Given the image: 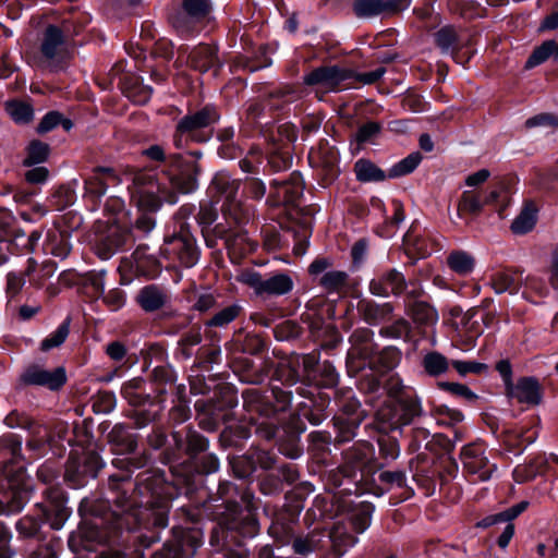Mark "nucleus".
I'll use <instances>...</instances> for the list:
<instances>
[{"label": "nucleus", "instance_id": "nucleus-32", "mask_svg": "<svg viewBox=\"0 0 558 558\" xmlns=\"http://www.w3.org/2000/svg\"><path fill=\"white\" fill-rule=\"evenodd\" d=\"M354 173L356 180L363 183L367 182H383L388 178L386 173L379 167L368 159L361 158L354 163Z\"/></svg>", "mask_w": 558, "mask_h": 558}, {"label": "nucleus", "instance_id": "nucleus-9", "mask_svg": "<svg viewBox=\"0 0 558 558\" xmlns=\"http://www.w3.org/2000/svg\"><path fill=\"white\" fill-rule=\"evenodd\" d=\"M463 473L472 483L490 480L497 470L486 456V448L482 442H472L464 446L460 453Z\"/></svg>", "mask_w": 558, "mask_h": 558}, {"label": "nucleus", "instance_id": "nucleus-16", "mask_svg": "<svg viewBox=\"0 0 558 558\" xmlns=\"http://www.w3.org/2000/svg\"><path fill=\"white\" fill-rule=\"evenodd\" d=\"M20 380L26 386H40L56 391L65 385L66 372L62 366L49 371L38 364H33L25 368Z\"/></svg>", "mask_w": 558, "mask_h": 558}, {"label": "nucleus", "instance_id": "nucleus-47", "mask_svg": "<svg viewBox=\"0 0 558 558\" xmlns=\"http://www.w3.org/2000/svg\"><path fill=\"white\" fill-rule=\"evenodd\" d=\"M242 312V306L239 304H231L218 311L205 325L208 327H226L235 320Z\"/></svg>", "mask_w": 558, "mask_h": 558}, {"label": "nucleus", "instance_id": "nucleus-11", "mask_svg": "<svg viewBox=\"0 0 558 558\" xmlns=\"http://www.w3.org/2000/svg\"><path fill=\"white\" fill-rule=\"evenodd\" d=\"M101 468L102 461L97 452H74L66 462L64 478L72 487L83 486L87 478L96 477Z\"/></svg>", "mask_w": 558, "mask_h": 558}, {"label": "nucleus", "instance_id": "nucleus-21", "mask_svg": "<svg viewBox=\"0 0 558 558\" xmlns=\"http://www.w3.org/2000/svg\"><path fill=\"white\" fill-rule=\"evenodd\" d=\"M507 397L519 403L538 405L542 401V388L534 377H521L506 390Z\"/></svg>", "mask_w": 558, "mask_h": 558}, {"label": "nucleus", "instance_id": "nucleus-13", "mask_svg": "<svg viewBox=\"0 0 558 558\" xmlns=\"http://www.w3.org/2000/svg\"><path fill=\"white\" fill-rule=\"evenodd\" d=\"M331 266L332 260L330 258L318 257L310 264L308 274L311 276L322 275L318 284L328 294H345L351 288L350 275L343 270H329Z\"/></svg>", "mask_w": 558, "mask_h": 558}, {"label": "nucleus", "instance_id": "nucleus-43", "mask_svg": "<svg viewBox=\"0 0 558 558\" xmlns=\"http://www.w3.org/2000/svg\"><path fill=\"white\" fill-rule=\"evenodd\" d=\"M374 512V507L369 502L360 504L352 511L350 521L353 530L356 533H363L371 525L372 514Z\"/></svg>", "mask_w": 558, "mask_h": 558}, {"label": "nucleus", "instance_id": "nucleus-45", "mask_svg": "<svg viewBox=\"0 0 558 558\" xmlns=\"http://www.w3.org/2000/svg\"><path fill=\"white\" fill-rule=\"evenodd\" d=\"M422 161V155L418 151L411 153L405 158L393 165L388 171V178H400L412 173L420 162Z\"/></svg>", "mask_w": 558, "mask_h": 558}, {"label": "nucleus", "instance_id": "nucleus-64", "mask_svg": "<svg viewBox=\"0 0 558 558\" xmlns=\"http://www.w3.org/2000/svg\"><path fill=\"white\" fill-rule=\"evenodd\" d=\"M451 365L461 376H465L468 374H482L488 369L486 364L475 361L453 360Z\"/></svg>", "mask_w": 558, "mask_h": 558}, {"label": "nucleus", "instance_id": "nucleus-48", "mask_svg": "<svg viewBox=\"0 0 558 558\" xmlns=\"http://www.w3.org/2000/svg\"><path fill=\"white\" fill-rule=\"evenodd\" d=\"M527 506H529L527 501H521L498 514L483 519L478 523V525L483 526V527H487L497 522H510L511 520L515 519L519 514H521L527 508Z\"/></svg>", "mask_w": 558, "mask_h": 558}, {"label": "nucleus", "instance_id": "nucleus-24", "mask_svg": "<svg viewBox=\"0 0 558 558\" xmlns=\"http://www.w3.org/2000/svg\"><path fill=\"white\" fill-rule=\"evenodd\" d=\"M190 65L202 73L214 70L215 73L222 66L218 58V49L215 46L201 44L194 47L187 58Z\"/></svg>", "mask_w": 558, "mask_h": 558}, {"label": "nucleus", "instance_id": "nucleus-42", "mask_svg": "<svg viewBox=\"0 0 558 558\" xmlns=\"http://www.w3.org/2000/svg\"><path fill=\"white\" fill-rule=\"evenodd\" d=\"M329 537L332 543L333 550L340 556H342L348 548L353 547L357 543V537L348 533L341 525L333 526L330 531Z\"/></svg>", "mask_w": 558, "mask_h": 558}, {"label": "nucleus", "instance_id": "nucleus-63", "mask_svg": "<svg viewBox=\"0 0 558 558\" xmlns=\"http://www.w3.org/2000/svg\"><path fill=\"white\" fill-rule=\"evenodd\" d=\"M106 270H90L85 274L84 282L87 287H90L97 296H100L105 292V278Z\"/></svg>", "mask_w": 558, "mask_h": 558}, {"label": "nucleus", "instance_id": "nucleus-2", "mask_svg": "<svg viewBox=\"0 0 558 558\" xmlns=\"http://www.w3.org/2000/svg\"><path fill=\"white\" fill-rule=\"evenodd\" d=\"M132 183L129 185L131 202L141 211L133 223V229L143 235L148 234L156 226L154 214L158 211L163 202L174 203L175 194L167 183L160 182L157 174L136 170L132 173Z\"/></svg>", "mask_w": 558, "mask_h": 558}, {"label": "nucleus", "instance_id": "nucleus-4", "mask_svg": "<svg viewBox=\"0 0 558 558\" xmlns=\"http://www.w3.org/2000/svg\"><path fill=\"white\" fill-rule=\"evenodd\" d=\"M31 485L22 465L8 463L0 473V515L23 510L31 497Z\"/></svg>", "mask_w": 558, "mask_h": 558}, {"label": "nucleus", "instance_id": "nucleus-19", "mask_svg": "<svg viewBox=\"0 0 558 558\" xmlns=\"http://www.w3.org/2000/svg\"><path fill=\"white\" fill-rule=\"evenodd\" d=\"M227 511L230 517L225 522L228 530L235 531L243 537H254L258 534L259 523L248 509L243 511L238 502H228Z\"/></svg>", "mask_w": 558, "mask_h": 558}, {"label": "nucleus", "instance_id": "nucleus-26", "mask_svg": "<svg viewBox=\"0 0 558 558\" xmlns=\"http://www.w3.org/2000/svg\"><path fill=\"white\" fill-rule=\"evenodd\" d=\"M298 515L290 510H274L271 512V524L268 533L278 542L286 544L293 536V525Z\"/></svg>", "mask_w": 558, "mask_h": 558}, {"label": "nucleus", "instance_id": "nucleus-18", "mask_svg": "<svg viewBox=\"0 0 558 558\" xmlns=\"http://www.w3.org/2000/svg\"><path fill=\"white\" fill-rule=\"evenodd\" d=\"M354 76L351 70L332 66H319L314 69L303 78L304 83L310 86L319 85L329 90L339 89L342 82Z\"/></svg>", "mask_w": 558, "mask_h": 558}, {"label": "nucleus", "instance_id": "nucleus-25", "mask_svg": "<svg viewBox=\"0 0 558 558\" xmlns=\"http://www.w3.org/2000/svg\"><path fill=\"white\" fill-rule=\"evenodd\" d=\"M424 414L420 398L403 396L397 399L395 414L391 417L395 427L410 425L416 417Z\"/></svg>", "mask_w": 558, "mask_h": 558}, {"label": "nucleus", "instance_id": "nucleus-56", "mask_svg": "<svg viewBox=\"0 0 558 558\" xmlns=\"http://www.w3.org/2000/svg\"><path fill=\"white\" fill-rule=\"evenodd\" d=\"M436 45L441 49L442 52L452 51L457 40V32L451 26H445L435 33Z\"/></svg>", "mask_w": 558, "mask_h": 558}, {"label": "nucleus", "instance_id": "nucleus-51", "mask_svg": "<svg viewBox=\"0 0 558 558\" xmlns=\"http://www.w3.org/2000/svg\"><path fill=\"white\" fill-rule=\"evenodd\" d=\"M318 162L324 167L326 175L333 179L338 173V153L331 147H320L316 153Z\"/></svg>", "mask_w": 558, "mask_h": 558}, {"label": "nucleus", "instance_id": "nucleus-36", "mask_svg": "<svg viewBox=\"0 0 558 558\" xmlns=\"http://www.w3.org/2000/svg\"><path fill=\"white\" fill-rule=\"evenodd\" d=\"M408 314L415 324L434 325L438 320V313L435 308L423 301H414L408 305Z\"/></svg>", "mask_w": 558, "mask_h": 558}, {"label": "nucleus", "instance_id": "nucleus-35", "mask_svg": "<svg viewBox=\"0 0 558 558\" xmlns=\"http://www.w3.org/2000/svg\"><path fill=\"white\" fill-rule=\"evenodd\" d=\"M226 245L229 254L239 258L252 253L256 247L255 243L248 238L247 232L242 231L227 235Z\"/></svg>", "mask_w": 558, "mask_h": 558}, {"label": "nucleus", "instance_id": "nucleus-62", "mask_svg": "<svg viewBox=\"0 0 558 558\" xmlns=\"http://www.w3.org/2000/svg\"><path fill=\"white\" fill-rule=\"evenodd\" d=\"M379 454L386 460H396L400 454V446L397 439L381 437L378 439Z\"/></svg>", "mask_w": 558, "mask_h": 558}, {"label": "nucleus", "instance_id": "nucleus-54", "mask_svg": "<svg viewBox=\"0 0 558 558\" xmlns=\"http://www.w3.org/2000/svg\"><path fill=\"white\" fill-rule=\"evenodd\" d=\"M320 538L317 533H310L306 536L295 537L292 548L298 555H308L319 547Z\"/></svg>", "mask_w": 558, "mask_h": 558}, {"label": "nucleus", "instance_id": "nucleus-34", "mask_svg": "<svg viewBox=\"0 0 558 558\" xmlns=\"http://www.w3.org/2000/svg\"><path fill=\"white\" fill-rule=\"evenodd\" d=\"M484 207L481 191H464L458 203V216L464 218L465 216H477Z\"/></svg>", "mask_w": 558, "mask_h": 558}, {"label": "nucleus", "instance_id": "nucleus-60", "mask_svg": "<svg viewBox=\"0 0 558 558\" xmlns=\"http://www.w3.org/2000/svg\"><path fill=\"white\" fill-rule=\"evenodd\" d=\"M31 272V268L27 269L25 272H9L7 275V288L5 292L9 296L13 298L17 295L21 290L23 289L25 282H26V276H28Z\"/></svg>", "mask_w": 558, "mask_h": 558}, {"label": "nucleus", "instance_id": "nucleus-41", "mask_svg": "<svg viewBox=\"0 0 558 558\" xmlns=\"http://www.w3.org/2000/svg\"><path fill=\"white\" fill-rule=\"evenodd\" d=\"M276 375L277 379L286 386H293L301 381L304 376L300 373V359H291L288 363L280 364Z\"/></svg>", "mask_w": 558, "mask_h": 558}, {"label": "nucleus", "instance_id": "nucleus-37", "mask_svg": "<svg viewBox=\"0 0 558 558\" xmlns=\"http://www.w3.org/2000/svg\"><path fill=\"white\" fill-rule=\"evenodd\" d=\"M537 208L533 203H526L521 213L511 223V231L514 234L530 232L536 223Z\"/></svg>", "mask_w": 558, "mask_h": 558}, {"label": "nucleus", "instance_id": "nucleus-6", "mask_svg": "<svg viewBox=\"0 0 558 558\" xmlns=\"http://www.w3.org/2000/svg\"><path fill=\"white\" fill-rule=\"evenodd\" d=\"M241 181L232 178L228 172H218L211 180L209 190L219 197L223 198L221 206L222 214L226 218L232 219L236 225L246 222L251 213L244 208L236 198Z\"/></svg>", "mask_w": 558, "mask_h": 558}, {"label": "nucleus", "instance_id": "nucleus-57", "mask_svg": "<svg viewBox=\"0 0 558 558\" xmlns=\"http://www.w3.org/2000/svg\"><path fill=\"white\" fill-rule=\"evenodd\" d=\"M202 341L199 330H190L182 336L179 340L180 352L185 360L193 355V348L198 345Z\"/></svg>", "mask_w": 558, "mask_h": 558}, {"label": "nucleus", "instance_id": "nucleus-31", "mask_svg": "<svg viewBox=\"0 0 558 558\" xmlns=\"http://www.w3.org/2000/svg\"><path fill=\"white\" fill-rule=\"evenodd\" d=\"M198 167L193 163L191 169L182 170L169 178L171 189L183 194H189L197 189Z\"/></svg>", "mask_w": 558, "mask_h": 558}, {"label": "nucleus", "instance_id": "nucleus-58", "mask_svg": "<svg viewBox=\"0 0 558 558\" xmlns=\"http://www.w3.org/2000/svg\"><path fill=\"white\" fill-rule=\"evenodd\" d=\"M438 387L453 396L461 397L469 402H475L478 398L466 385L463 384L440 381L438 383Z\"/></svg>", "mask_w": 558, "mask_h": 558}, {"label": "nucleus", "instance_id": "nucleus-10", "mask_svg": "<svg viewBox=\"0 0 558 558\" xmlns=\"http://www.w3.org/2000/svg\"><path fill=\"white\" fill-rule=\"evenodd\" d=\"M240 281L250 287L257 296H281L293 290L292 278L284 272H278L270 277H264L258 271H246L241 275Z\"/></svg>", "mask_w": 558, "mask_h": 558}, {"label": "nucleus", "instance_id": "nucleus-53", "mask_svg": "<svg viewBox=\"0 0 558 558\" xmlns=\"http://www.w3.org/2000/svg\"><path fill=\"white\" fill-rule=\"evenodd\" d=\"M41 522L43 520H39L34 515L26 514L17 520L15 529L21 537L32 538L38 534Z\"/></svg>", "mask_w": 558, "mask_h": 558}, {"label": "nucleus", "instance_id": "nucleus-33", "mask_svg": "<svg viewBox=\"0 0 558 558\" xmlns=\"http://www.w3.org/2000/svg\"><path fill=\"white\" fill-rule=\"evenodd\" d=\"M110 442L117 446L120 453H131L137 446L136 435L123 425H114L109 433Z\"/></svg>", "mask_w": 558, "mask_h": 558}, {"label": "nucleus", "instance_id": "nucleus-20", "mask_svg": "<svg viewBox=\"0 0 558 558\" xmlns=\"http://www.w3.org/2000/svg\"><path fill=\"white\" fill-rule=\"evenodd\" d=\"M118 183V175L113 168L95 167L85 179V196L93 202L100 199L110 184Z\"/></svg>", "mask_w": 558, "mask_h": 558}, {"label": "nucleus", "instance_id": "nucleus-23", "mask_svg": "<svg viewBox=\"0 0 558 558\" xmlns=\"http://www.w3.org/2000/svg\"><path fill=\"white\" fill-rule=\"evenodd\" d=\"M135 300L144 312L153 313L166 307L171 301V295L166 288L148 284L138 291Z\"/></svg>", "mask_w": 558, "mask_h": 558}, {"label": "nucleus", "instance_id": "nucleus-8", "mask_svg": "<svg viewBox=\"0 0 558 558\" xmlns=\"http://www.w3.org/2000/svg\"><path fill=\"white\" fill-rule=\"evenodd\" d=\"M39 65L52 72L64 69L69 57L63 32L56 25L46 27L40 43Z\"/></svg>", "mask_w": 558, "mask_h": 558}, {"label": "nucleus", "instance_id": "nucleus-50", "mask_svg": "<svg viewBox=\"0 0 558 558\" xmlns=\"http://www.w3.org/2000/svg\"><path fill=\"white\" fill-rule=\"evenodd\" d=\"M5 110L16 123H28L34 116L32 106L23 101H8Z\"/></svg>", "mask_w": 558, "mask_h": 558}, {"label": "nucleus", "instance_id": "nucleus-59", "mask_svg": "<svg viewBox=\"0 0 558 558\" xmlns=\"http://www.w3.org/2000/svg\"><path fill=\"white\" fill-rule=\"evenodd\" d=\"M541 462L531 461L526 464H520L513 470V478L517 483L529 482L538 474Z\"/></svg>", "mask_w": 558, "mask_h": 558}, {"label": "nucleus", "instance_id": "nucleus-30", "mask_svg": "<svg viewBox=\"0 0 558 558\" xmlns=\"http://www.w3.org/2000/svg\"><path fill=\"white\" fill-rule=\"evenodd\" d=\"M172 437L179 449H183L190 456H196L208 447V440L196 430L185 428L184 438L180 432H174Z\"/></svg>", "mask_w": 558, "mask_h": 558}, {"label": "nucleus", "instance_id": "nucleus-14", "mask_svg": "<svg viewBox=\"0 0 558 558\" xmlns=\"http://www.w3.org/2000/svg\"><path fill=\"white\" fill-rule=\"evenodd\" d=\"M408 287H411L408 293L412 298L421 295V288L414 283L408 284L403 274L395 268L380 272L369 282V291L376 296L400 295Z\"/></svg>", "mask_w": 558, "mask_h": 558}, {"label": "nucleus", "instance_id": "nucleus-7", "mask_svg": "<svg viewBox=\"0 0 558 558\" xmlns=\"http://www.w3.org/2000/svg\"><path fill=\"white\" fill-rule=\"evenodd\" d=\"M160 253L170 262L190 268L199 259V248L193 234L183 226L171 236H167Z\"/></svg>", "mask_w": 558, "mask_h": 558}, {"label": "nucleus", "instance_id": "nucleus-38", "mask_svg": "<svg viewBox=\"0 0 558 558\" xmlns=\"http://www.w3.org/2000/svg\"><path fill=\"white\" fill-rule=\"evenodd\" d=\"M447 264L456 274L465 276L473 271L475 258L465 251H453L448 255Z\"/></svg>", "mask_w": 558, "mask_h": 558}, {"label": "nucleus", "instance_id": "nucleus-1", "mask_svg": "<svg viewBox=\"0 0 558 558\" xmlns=\"http://www.w3.org/2000/svg\"><path fill=\"white\" fill-rule=\"evenodd\" d=\"M131 474L123 472L109 476L111 497L107 500L116 509L111 511V525L113 531L131 530V519L138 525H151L165 529L168 524V485L162 474L157 472H143L137 476L132 496L128 495L125 486H132Z\"/></svg>", "mask_w": 558, "mask_h": 558}, {"label": "nucleus", "instance_id": "nucleus-52", "mask_svg": "<svg viewBox=\"0 0 558 558\" xmlns=\"http://www.w3.org/2000/svg\"><path fill=\"white\" fill-rule=\"evenodd\" d=\"M49 155V145L40 141H32L27 147V156L24 159L25 166H33L44 162Z\"/></svg>", "mask_w": 558, "mask_h": 558}, {"label": "nucleus", "instance_id": "nucleus-44", "mask_svg": "<svg viewBox=\"0 0 558 558\" xmlns=\"http://www.w3.org/2000/svg\"><path fill=\"white\" fill-rule=\"evenodd\" d=\"M71 318L66 317L58 328L40 342V350L46 352L59 348L70 333Z\"/></svg>", "mask_w": 558, "mask_h": 558}, {"label": "nucleus", "instance_id": "nucleus-29", "mask_svg": "<svg viewBox=\"0 0 558 558\" xmlns=\"http://www.w3.org/2000/svg\"><path fill=\"white\" fill-rule=\"evenodd\" d=\"M523 281V274L519 270H501L490 277V286L497 294L509 292L514 294L519 291Z\"/></svg>", "mask_w": 558, "mask_h": 558}, {"label": "nucleus", "instance_id": "nucleus-17", "mask_svg": "<svg viewBox=\"0 0 558 558\" xmlns=\"http://www.w3.org/2000/svg\"><path fill=\"white\" fill-rule=\"evenodd\" d=\"M47 505L38 504L43 519L49 523L51 529L60 530L70 515L65 506V497L61 487H49L44 492Z\"/></svg>", "mask_w": 558, "mask_h": 558}, {"label": "nucleus", "instance_id": "nucleus-22", "mask_svg": "<svg viewBox=\"0 0 558 558\" xmlns=\"http://www.w3.org/2000/svg\"><path fill=\"white\" fill-rule=\"evenodd\" d=\"M410 0H355L353 11L357 17H371L384 13H396L408 8Z\"/></svg>", "mask_w": 558, "mask_h": 558}, {"label": "nucleus", "instance_id": "nucleus-46", "mask_svg": "<svg viewBox=\"0 0 558 558\" xmlns=\"http://www.w3.org/2000/svg\"><path fill=\"white\" fill-rule=\"evenodd\" d=\"M132 259L134 262L135 271L138 274H151L156 272L158 269V260L156 257L147 255L146 247H138L132 254Z\"/></svg>", "mask_w": 558, "mask_h": 558}, {"label": "nucleus", "instance_id": "nucleus-3", "mask_svg": "<svg viewBox=\"0 0 558 558\" xmlns=\"http://www.w3.org/2000/svg\"><path fill=\"white\" fill-rule=\"evenodd\" d=\"M271 398L264 396L257 388H247L242 392L243 408L252 415V422L256 425V434L266 440L276 437L278 425L281 422L279 415L284 413L292 401V392L275 384L271 386Z\"/></svg>", "mask_w": 558, "mask_h": 558}, {"label": "nucleus", "instance_id": "nucleus-5", "mask_svg": "<svg viewBox=\"0 0 558 558\" xmlns=\"http://www.w3.org/2000/svg\"><path fill=\"white\" fill-rule=\"evenodd\" d=\"M220 119V113L214 105H206L197 111L189 112L182 117L175 126L173 142L181 148L183 141L206 142L210 137L208 131Z\"/></svg>", "mask_w": 558, "mask_h": 558}, {"label": "nucleus", "instance_id": "nucleus-27", "mask_svg": "<svg viewBox=\"0 0 558 558\" xmlns=\"http://www.w3.org/2000/svg\"><path fill=\"white\" fill-rule=\"evenodd\" d=\"M352 356L361 359L372 357L377 350L374 342V332L369 328H357L350 336Z\"/></svg>", "mask_w": 558, "mask_h": 558}, {"label": "nucleus", "instance_id": "nucleus-55", "mask_svg": "<svg viewBox=\"0 0 558 558\" xmlns=\"http://www.w3.org/2000/svg\"><path fill=\"white\" fill-rule=\"evenodd\" d=\"M75 201V192L69 186H60L50 197V207L56 210H63Z\"/></svg>", "mask_w": 558, "mask_h": 558}, {"label": "nucleus", "instance_id": "nucleus-49", "mask_svg": "<svg viewBox=\"0 0 558 558\" xmlns=\"http://www.w3.org/2000/svg\"><path fill=\"white\" fill-rule=\"evenodd\" d=\"M338 380L339 375L336 368L330 362L325 361L318 366V374H315L311 381H315L317 386L324 388H332L338 384Z\"/></svg>", "mask_w": 558, "mask_h": 558}, {"label": "nucleus", "instance_id": "nucleus-39", "mask_svg": "<svg viewBox=\"0 0 558 558\" xmlns=\"http://www.w3.org/2000/svg\"><path fill=\"white\" fill-rule=\"evenodd\" d=\"M550 57L558 60V41L546 40L541 46L536 47L526 60L525 68L532 69L537 66Z\"/></svg>", "mask_w": 558, "mask_h": 558}, {"label": "nucleus", "instance_id": "nucleus-12", "mask_svg": "<svg viewBox=\"0 0 558 558\" xmlns=\"http://www.w3.org/2000/svg\"><path fill=\"white\" fill-rule=\"evenodd\" d=\"M173 538L175 544L167 542L151 558H192L203 544L202 531L194 527L174 529Z\"/></svg>", "mask_w": 558, "mask_h": 558}, {"label": "nucleus", "instance_id": "nucleus-40", "mask_svg": "<svg viewBox=\"0 0 558 558\" xmlns=\"http://www.w3.org/2000/svg\"><path fill=\"white\" fill-rule=\"evenodd\" d=\"M422 365L424 371L432 377H438L449 369L448 359L437 351L425 354Z\"/></svg>", "mask_w": 558, "mask_h": 558}, {"label": "nucleus", "instance_id": "nucleus-28", "mask_svg": "<svg viewBox=\"0 0 558 558\" xmlns=\"http://www.w3.org/2000/svg\"><path fill=\"white\" fill-rule=\"evenodd\" d=\"M357 312L366 323L377 325L390 318L393 307L390 303L377 304L372 300H361Z\"/></svg>", "mask_w": 558, "mask_h": 558}, {"label": "nucleus", "instance_id": "nucleus-61", "mask_svg": "<svg viewBox=\"0 0 558 558\" xmlns=\"http://www.w3.org/2000/svg\"><path fill=\"white\" fill-rule=\"evenodd\" d=\"M381 131V124L375 121H368L361 126H359L355 133V141L359 144H364L371 142L374 137H376Z\"/></svg>", "mask_w": 558, "mask_h": 558}, {"label": "nucleus", "instance_id": "nucleus-15", "mask_svg": "<svg viewBox=\"0 0 558 558\" xmlns=\"http://www.w3.org/2000/svg\"><path fill=\"white\" fill-rule=\"evenodd\" d=\"M271 193L267 202L271 206H295L303 195V180L299 172H292L288 180H274L270 183Z\"/></svg>", "mask_w": 558, "mask_h": 558}]
</instances>
